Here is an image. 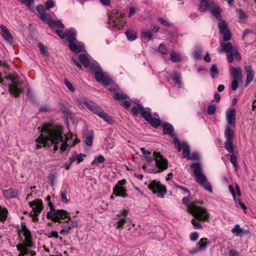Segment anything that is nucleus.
<instances>
[{
	"label": "nucleus",
	"instance_id": "obj_1",
	"mask_svg": "<svg viewBox=\"0 0 256 256\" xmlns=\"http://www.w3.org/2000/svg\"><path fill=\"white\" fill-rule=\"evenodd\" d=\"M36 142L37 149L50 147L54 154L64 152L76 143L72 139V134L63 136L60 126L50 127L47 124L43 127L42 134Z\"/></svg>",
	"mask_w": 256,
	"mask_h": 256
},
{
	"label": "nucleus",
	"instance_id": "obj_2",
	"mask_svg": "<svg viewBox=\"0 0 256 256\" xmlns=\"http://www.w3.org/2000/svg\"><path fill=\"white\" fill-rule=\"evenodd\" d=\"M18 236L21 243L16 246L17 250L19 252L18 256H34L36 252L33 250L36 248V243L32 237L31 232L27 228L24 223L20 224V229L18 232Z\"/></svg>",
	"mask_w": 256,
	"mask_h": 256
},
{
	"label": "nucleus",
	"instance_id": "obj_3",
	"mask_svg": "<svg viewBox=\"0 0 256 256\" xmlns=\"http://www.w3.org/2000/svg\"><path fill=\"white\" fill-rule=\"evenodd\" d=\"M140 152L148 163H151L154 160L156 168L152 170V172L154 174L162 172L168 168V161L160 152H154L152 154L151 152L144 148H140Z\"/></svg>",
	"mask_w": 256,
	"mask_h": 256
},
{
	"label": "nucleus",
	"instance_id": "obj_4",
	"mask_svg": "<svg viewBox=\"0 0 256 256\" xmlns=\"http://www.w3.org/2000/svg\"><path fill=\"white\" fill-rule=\"evenodd\" d=\"M132 112L136 115H140L152 127L156 128L160 125V120L158 118H152L151 110L148 108H144L142 105L138 104L131 108Z\"/></svg>",
	"mask_w": 256,
	"mask_h": 256
},
{
	"label": "nucleus",
	"instance_id": "obj_5",
	"mask_svg": "<svg viewBox=\"0 0 256 256\" xmlns=\"http://www.w3.org/2000/svg\"><path fill=\"white\" fill-rule=\"evenodd\" d=\"M190 168L192 170L196 178V182L202 186L206 190L210 193L212 192V188L208 181L206 176L202 172V168L200 162H194L191 164Z\"/></svg>",
	"mask_w": 256,
	"mask_h": 256
},
{
	"label": "nucleus",
	"instance_id": "obj_6",
	"mask_svg": "<svg viewBox=\"0 0 256 256\" xmlns=\"http://www.w3.org/2000/svg\"><path fill=\"white\" fill-rule=\"evenodd\" d=\"M50 200L51 197L50 196H47L45 200L48 202V205L50 208V210L47 213V218L54 222H60V218H64L67 216L68 212L63 210L54 208Z\"/></svg>",
	"mask_w": 256,
	"mask_h": 256
},
{
	"label": "nucleus",
	"instance_id": "obj_7",
	"mask_svg": "<svg viewBox=\"0 0 256 256\" xmlns=\"http://www.w3.org/2000/svg\"><path fill=\"white\" fill-rule=\"evenodd\" d=\"M188 212L199 221H208L210 218V214L206 210L196 204H193L188 207Z\"/></svg>",
	"mask_w": 256,
	"mask_h": 256
},
{
	"label": "nucleus",
	"instance_id": "obj_8",
	"mask_svg": "<svg viewBox=\"0 0 256 256\" xmlns=\"http://www.w3.org/2000/svg\"><path fill=\"white\" fill-rule=\"evenodd\" d=\"M220 51L226 52L228 54L227 59L230 63L234 62V56L237 61H240L241 59V56L240 52L236 48H234L231 42H227L224 44H220Z\"/></svg>",
	"mask_w": 256,
	"mask_h": 256
},
{
	"label": "nucleus",
	"instance_id": "obj_9",
	"mask_svg": "<svg viewBox=\"0 0 256 256\" xmlns=\"http://www.w3.org/2000/svg\"><path fill=\"white\" fill-rule=\"evenodd\" d=\"M89 68L96 80H112L111 75L107 72H104L99 64L92 63Z\"/></svg>",
	"mask_w": 256,
	"mask_h": 256
},
{
	"label": "nucleus",
	"instance_id": "obj_10",
	"mask_svg": "<svg viewBox=\"0 0 256 256\" xmlns=\"http://www.w3.org/2000/svg\"><path fill=\"white\" fill-rule=\"evenodd\" d=\"M69 214H70L68 212L67 216L64 218H60V220H62L68 219L65 220L64 224L60 225L61 230L60 234L62 236L70 234L72 228L77 227L78 225V221L72 220Z\"/></svg>",
	"mask_w": 256,
	"mask_h": 256
},
{
	"label": "nucleus",
	"instance_id": "obj_11",
	"mask_svg": "<svg viewBox=\"0 0 256 256\" xmlns=\"http://www.w3.org/2000/svg\"><path fill=\"white\" fill-rule=\"evenodd\" d=\"M28 204L32 208L30 212V216L34 221L38 220L39 214L43 210V202L41 199H36L32 202H29Z\"/></svg>",
	"mask_w": 256,
	"mask_h": 256
},
{
	"label": "nucleus",
	"instance_id": "obj_12",
	"mask_svg": "<svg viewBox=\"0 0 256 256\" xmlns=\"http://www.w3.org/2000/svg\"><path fill=\"white\" fill-rule=\"evenodd\" d=\"M148 188L154 194H156L160 198H164L166 192V187L156 180H152L148 185Z\"/></svg>",
	"mask_w": 256,
	"mask_h": 256
},
{
	"label": "nucleus",
	"instance_id": "obj_13",
	"mask_svg": "<svg viewBox=\"0 0 256 256\" xmlns=\"http://www.w3.org/2000/svg\"><path fill=\"white\" fill-rule=\"evenodd\" d=\"M126 184V180L123 179L118 180L116 186L113 188V194H114L115 196H120L122 198H126L128 196L126 193L127 190L125 187Z\"/></svg>",
	"mask_w": 256,
	"mask_h": 256
},
{
	"label": "nucleus",
	"instance_id": "obj_14",
	"mask_svg": "<svg viewBox=\"0 0 256 256\" xmlns=\"http://www.w3.org/2000/svg\"><path fill=\"white\" fill-rule=\"evenodd\" d=\"M210 244V242H208L207 238H202L196 244V247L190 250L188 252L192 255L198 254L200 252L204 251L208 246Z\"/></svg>",
	"mask_w": 256,
	"mask_h": 256
},
{
	"label": "nucleus",
	"instance_id": "obj_15",
	"mask_svg": "<svg viewBox=\"0 0 256 256\" xmlns=\"http://www.w3.org/2000/svg\"><path fill=\"white\" fill-rule=\"evenodd\" d=\"M174 141L178 151L180 152L182 149L183 157L188 158L190 155V147L188 144L186 142L180 143L176 138L174 139Z\"/></svg>",
	"mask_w": 256,
	"mask_h": 256
},
{
	"label": "nucleus",
	"instance_id": "obj_16",
	"mask_svg": "<svg viewBox=\"0 0 256 256\" xmlns=\"http://www.w3.org/2000/svg\"><path fill=\"white\" fill-rule=\"evenodd\" d=\"M70 50L74 53L78 54L85 51V46L82 42L74 41L68 43Z\"/></svg>",
	"mask_w": 256,
	"mask_h": 256
},
{
	"label": "nucleus",
	"instance_id": "obj_17",
	"mask_svg": "<svg viewBox=\"0 0 256 256\" xmlns=\"http://www.w3.org/2000/svg\"><path fill=\"white\" fill-rule=\"evenodd\" d=\"M12 82L8 86L9 92L15 97H17L22 92V89L20 88V81Z\"/></svg>",
	"mask_w": 256,
	"mask_h": 256
},
{
	"label": "nucleus",
	"instance_id": "obj_18",
	"mask_svg": "<svg viewBox=\"0 0 256 256\" xmlns=\"http://www.w3.org/2000/svg\"><path fill=\"white\" fill-rule=\"evenodd\" d=\"M232 233L236 236H242L243 235H247L250 234V230L240 228V224H236L231 230Z\"/></svg>",
	"mask_w": 256,
	"mask_h": 256
},
{
	"label": "nucleus",
	"instance_id": "obj_19",
	"mask_svg": "<svg viewBox=\"0 0 256 256\" xmlns=\"http://www.w3.org/2000/svg\"><path fill=\"white\" fill-rule=\"evenodd\" d=\"M200 4L199 5L198 10L201 12H204L206 10H210L214 6V2L211 0H200Z\"/></svg>",
	"mask_w": 256,
	"mask_h": 256
},
{
	"label": "nucleus",
	"instance_id": "obj_20",
	"mask_svg": "<svg viewBox=\"0 0 256 256\" xmlns=\"http://www.w3.org/2000/svg\"><path fill=\"white\" fill-rule=\"evenodd\" d=\"M2 192L4 197L6 199L16 198L18 195V190L12 188L7 190H4Z\"/></svg>",
	"mask_w": 256,
	"mask_h": 256
},
{
	"label": "nucleus",
	"instance_id": "obj_21",
	"mask_svg": "<svg viewBox=\"0 0 256 256\" xmlns=\"http://www.w3.org/2000/svg\"><path fill=\"white\" fill-rule=\"evenodd\" d=\"M230 74L232 76L233 80H242V72L240 67L232 66L230 69Z\"/></svg>",
	"mask_w": 256,
	"mask_h": 256
},
{
	"label": "nucleus",
	"instance_id": "obj_22",
	"mask_svg": "<svg viewBox=\"0 0 256 256\" xmlns=\"http://www.w3.org/2000/svg\"><path fill=\"white\" fill-rule=\"evenodd\" d=\"M46 24L51 28H61L64 29L65 26L64 24L60 20H54L50 16L48 17Z\"/></svg>",
	"mask_w": 256,
	"mask_h": 256
},
{
	"label": "nucleus",
	"instance_id": "obj_23",
	"mask_svg": "<svg viewBox=\"0 0 256 256\" xmlns=\"http://www.w3.org/2000/svg\"><path fill=\"white\" fill-rule=\"evenodd\" d=\"M66 40L70 43V42L76 41L77 32L74 28H70L66 30Z\"/></svg>",
	"mask_w": 256,
	"mask_h": 256
},
{
	"label": "nucleus",
	"instance_id": "obj_24",
	"mask_svg": "<svg viewBox=\"0 0 256 256\" xmlns=\"http://www.w3.org/2000/svg\"><path fill=\"white\" fill-rule=\"evenodd\" d=\"M209 11L217 20L219 21H222V17L221 15L222 8L220 6L214 4V6H212Z\"/></svg>",
	"mask_w": 256,
	"mask_h": 256
},
{
	"label": "nucleus",
	"instance_id": "obj_25",
	"mask_svg": "<svg viewBox=\"0 0 256 256\" xmlns=\"http://www.w3.org/2000/svg\"><path fill=\"white\" fill-rule=\"evenodd\" d=\"M2 36V38L7 42H12L13 40V38L8 28L4 25H1Z\"/></svg>",
	"mask_w": 256,
	"mask_h": 256
},
{
	"label": "nucleus",
	"instance_id": "obj_26",
	"mask_svg": "<svg viewBox=\"0 0 256 256\" xmlns=\"http://www.w3.org/2000/svg\"><path fill=\"white\" fill-rule=\"evenodd\" d=\"M86 108L96 115L102 110V108L98 104L92 101L88 102Z\"/></svg>",
	"mask_w": 256,
	"mask_h": 256
},
{
	"label": "nucleus",
	"instance_id": "obj_27",
	"mask_svg": "<svg viewBox=\"0 0 256 256\" xmlns=\"http://www.w3.org/2000/svg\"><path fill=\"white\" fill-rule=\"evenodd\" d=\"M236 111L234 109H231L226 112V119L228 122L232 125L236 123Z\"/></svg>",
	"mask_w": 256,
	"mask_h": 256
},
{
	"label": "nucleus",
	"instance_id": "obj_28",
	"mask_svg": "<svg viewBox=\"0 0 256 256\" xmlns=\"http://www.w3.org/2000/svg\"><path fill=\"white\" fill-rule=\"evenodd\" d=\"M110 90L114 92L113 98L117 101H123L128 98V96L123 93L118 92L114 88H110Z\"/></svg>",
	"mask_w": 256,
	"mask_h": 256
},
{
	"label": "nucleus",
	"instance_id": "obj_29",
	"mask_svg": "<svg viewBox=\"0 0 256 256\" xmlns=\"http://www.w3.org/2000/svg\"><path fill=\"white\" fill-rule=\"evenodd\" d=\"M244 73L246 74V80H253L254 78V72L250 65H247L244 66Z\"/></svg>",
	"mask_w": 256,
	"mask_h": 256
},
{
	"label": "nucleus",
	"instance_id": "obj_30",
	"mask_svg": "<svg viewBox=\"0 0 256 256\" xmlns=\"http://www.w3.org/2000/svg\"><path fill=\"white\" fill-rule=\"evenodd\" d=\"M78 59L83 66L86 68L90 66V59L84 54H80L78 56Z\"/></svg>",
	"mask_w": 256,
	"mask_h": 256
},
{
	"label": "nucleus",
	"instance_id": "obj_31",
	"mask_svg": "<svg viewBox=\"0 0 256 256\" xmlns=\"http://www.w3.org/2000/svg\"><path fill=\"white\" fill-rule=\"evenodd\" d=\"M224 137L226 139V141L233 140L234 137V130L229 126H227L224 131Z\"/></svg>",
	"mask_w": 256,
	"mask_h": 256
},
{
	"label": "nucleus",
	"instance_id": "obj_32",
	"mask_svg": "<svg viewBox=\"0 0 256 256\" xmlns=\"http://www.w3.org/2000/svg\"><path fill=\"white\" fill-rule=\"evenodd\" d=\"M86 156V155L82 154H74L70 158V165H71L72 163L75 160H77L78 163L82 162L84 158Z\"/></svg>",
	"mask_w": 256,
	"mask_h": 256
},
{
	"label": "nucleus",
	"instance_id": "obj_33",
	"mask_svg": "<svg viewBox=\"0 0 256 256\" xmlns=\"http://www.w3.org/2000/svg\"><path fill=\"white\" fill-rule=\"evenodd\" d=\"M163 131L164 134H168L170 136H174V127L172 124L168 123H165L163 125Z\"/></svg>",
	"mask_w": 256,
	"mask_h": 256
},
{
	"label": "nucleus",
	"instance_id": "obj_34",
	"mask_svg": "<svg viewBox=\"0 0 256 256\" xmlns=\"http://www.w3.org/2000/svg\"><path fill=\"white\" fill-rule=\"evenodd\" d=\"M97 116L109 124L112 122L113 120L112 118L105 112H104L102 110L100 111V112H99Z\"/></svg>",
	"mask_w": 256,
	"mask_h": 256
},
{
	"label": "nucleus",
	"instance_id": "obj_35",
	"mask_svg": "<svg viewBox=\"0 0 256 256\" xmlns=\"http://www.w3.org/2000/svg\"><path fill=\"white\" fill-rule=\"evenodd\" d=\"M88 102L86 98L82 96L78 97L76 100V102L82 108H86Z\"/></svg>",
	"mask_w": 256,
	"mask_h": 256
},
{
	"label": "nucleus",
	"instance_id": "obj_36",
	"mask_svg": "<svg viewBox=\"0 0 256 256\" xmlns=\"http://www.w3.org/2000/svg\"><path fill=\"white\" fill-rule=\"evenodd\" d=\"M8 214V209L0 206V222H4L7 218Z\"/></svg>",
	"mask_w": 256,
	"mask_h": 256
},
{
	"label": "nucleus",
	"instance_id": "obj_37",
	"mask_svg": "<svg viewBox=\"0 0 256 256\" xmlns=\"http://www.w3.org/2000/svg\"><path fill=\"white\" fill-rule=\"evenodd\" d=\"M224 146L226 150L230 154H234V146L233 144V140L226 141L224 142Z\"/></svg>",
	"mask_w": 256,
	"mask_h": 256
},
{
	"label": "nucleus",
	"instance_id": "obj_38",
	"mask_svg": "<svg viewBox=\"0 0 256 256\" xmlns=\"http://www.w3.org/2000/svg\"><path fill=\"white\" fill-rule=\"evenodd\" d=\"M218 27L220 30V32L222 34L224 32H226V30H228V24L224 20H222L218 22Z\"/></svg>",
	"mask_w": 256,
	"mask_h": 256
},
{
	"label": "nucleus",
	"instance_id": "obj_39",
	"mask_svg": "<svg viewBox=\"0 0 256 256\" xmlns=\"http://www.w3.org/2000/svg\"><path fill=\"white\" fill-rule=\"evenodd\" d=\"M93 132L90 130L85 139V143L88 146H91L92 144Z\"/></svg>",
	"mask_w": 256,
	"mask_h": 256
},
{
	"label": "nucleus",
	"instance_id": "obj_40",
	"mask_svg": "<svg viewBox=\"0 0 256 256\" xmlns=\"http://www.w3.org/2000/svg\"><path fill=\"white\" fill-rule=\"evenodd\" d=\"M125 34L127 37L128 40L130 42L134 40L137 38L136 34L134 32H132L128 30L125 32Z\"/></svg>",
	"mask_w": 256,
	"mask_h": 256
},
{
	"label": "nucleus",
	"instance_id": "obj_41",
	"mask_svg": "<svg viewBox=\"0 0 256 256\" xmlns=\"http://www.w3.org/2000/svg\"><path fill=\"white\" fill-rule=\"evenodd\" d=\"M170 58L172 62H178L180 60V55L176 54L174 50H172L170 52Z\"/></svg>",
	"mask_w": 256,
	"mask_h": 256
},
{
	"label": "nucleus",
	"instance_id": "obj_42",
	"mask_svg": "<svg viewBox=\"0 0 256 256\" xmlns=\"http://www.w3.org/2000/svg\"><path fill=\"white\" fill-rule=\"evenodd\" d=\"M142 34L144 38H146L148 40H152V39L153 34L149 30L142 31Z\"/></svg>",
	"mask_w": 256,
	"mask_h": 256
},
{
	"label": "nucleus",
	"instance_id": "obj_43",
	"mask_svg": "<svg viewBox=\"0 0 256 256\" xmlns=\"http://www.w3.org/2000/svg\"><path fill=\"white\" fill-rule=\"evenodd\" d=\"M68 190L66 189L62 190L60 191V198L63 202L66 204L68 202V200L67 198Z\"/></svg>",
	"mask_w": 256,
	"mask_h": 256
},
{
	"label": "nucleus",
	"instance_id": "obj_44",
	"mask_svg": "<svg viewBox=\"0 0 256 256\" xmlns=\"http://www.w3.org/2000/svg\"><path fill=\"white\" fill-rule=\"evenodd\" d=\"M236 14L238 16L240 20H243L244 18H248L245 12L242 9H238L236 10Z\"/></svg>",
	"mask_w": 256,
	"mask_h": 256
},
{
	"label": "nucleus",
	"instance_id": "obj_45",
	"mask_svg": "<svg viewBox=\"0 0 256 256\" xmlns=\"http://www.w3.org/2000/svg\"><path fill=\"white\" fill-rule=\"evenodd\" d=\"M210 72L211 74V77L212 79L214 78H215V74L218 73V70L217 66L216 64H213L211 66L210 68Z\"/></svg>",
	"mask_w": 256,
	"mask_h": 256
},
{
	"label": "nucleus",
	"instance_id": "obj_46",
	"mask_svg": "<svg viewBox=\"0 0 256 256\" xmlns=\"http://www.w3.org/2000/svg\"><path fill=\"white\" fill-rule=\"evenodd\" d=\"M223 40L224 42L230 40L232 38V34L230 30H226L223 33Z\"/></svg>",
	"mask_w": 256,
	"mask_h": 256
},
{
	"label": "nucleus",
	"instance_id": "obj_47",
	"mask_svg": "<svg viewBox=\"0 0 256 256\" xmlns=\"http://www.w3.org/2000/svg\"><path fill=\"white\" fill-rule=\"evenodd\" d=\"M44 6L46 10H50V9L54 8L56 6V4L53 0H46L44 4Z\"/></svg>",
	"mask_w": 256,
	"mask_h": 256
},
{
	"label": "nucleus",
	"instance_id": "obj_48",
	"mask_svg": "<svg viewBox=\"0 0 256 256\" xmlns=\"http://www.w3.org/2000/svg\"><path fill=\"white\" fill-rule=\"evenodd\" d=\"M172 80H180L182 78L181 74L178 72L174 71L170 74Z\"/></svg>",
	"mask_w": 256,
	"mask_h": 256
},
{
	"label": "nucleus",
	"instance_id": "obj_49",
	"mask_svg": "<svg viewBox=\"0 0 256 256\" xmlns=\"http://www.w3.org/2000/svg\"><path fill=\"white\" fill-rule=\"evenodd\" d=\"M129 212L128 210L127 209H123L120 210L118 213L116 214L118 217H122L126 218L127 216L128 213Z\"/></svg>",
	"mask_w": 256,
	"mask_h": 256
},
{
	"label": "nucleus",
	"instance_id": "obj_50",
	"mask_svg": "<svg viewBox=\"0 0 256 256\" xmlns=\"http://www.w3.org/2000/svg\"><path fill=\"white\" fill-rule=\"evenodd\" d=\"M230 162L233 164L234 166L236 168L238 166V162H237V158L236 156L232 154L230 156Z\"/></svg>",
	"mask_w": 256,
	"mask_h": 256
},
{
	"label": "nucleus",
	"instance_id": "obj_51",
	"mask_svg": "<svg viewBox=\"0 0 256 256\" xmlns=\"http://www.w3.org/2000/svg\"><path fill=\"white\" fill-rule=\"evenodd\" d=\"M105 158L101 154L99 155L98 157L95 158L92 162V164H96L98 163H102L105 161Z\"/></svg>",
	"mask_w": 256,
	"mask_h": 256
},
{
	"label": "nucleus",
	"instance_id": "obj_52",
	"mask_svg": "<svg viewBox=\"0 0 256 256\" xmlns=\"http://www.w3.org/2000/svg\"><path fill=\"white\" fill-rule=\"evenodd\" d=\"M38 45L42 54H44V56L48 55V52L46 50V48L43 44L38 42Z\"/></svg>",
	"mask_w": 256,
	"mask_h": 256
},
{
	"label": "nucleus",
	"instance_id": "obj_53",
	"mask_svg": "<svg viewBox=\"0 0 256 256\" xmlns=\"http://www.w3.org/2000/svg\"><path fill=\"white\" fill-rule=\"evenodd\" d=\"M216 110V106L214 104L210 105L208 106L207 113L208 115L214 114Z\"/></svg>",
	"mask_w": 256,
	"mask_h": 256
},
{
	"label": "nucleus",
	"instance_id": "obj_54",
	"mask_svg": "<svg viewBox=\"0 0 256 256\" xmlns=\"http://www.w3.org/2000/svg\"><path fill=\"white\" fill-rule=\"evenodd\" d=\"M126 224V218H122L118 220L116 224V228H122Z\"/></svg>",
	"mask_w": 256,
	"mask_h": 256
},
{
	"label": "nucleus",
	"instance_id": "obj_55",
	"mask_svg": "<svg viewBox=\"0 0 256 256\" xmlns=\"http://www.w3.org/2000/svg\"><path fill=\"white\" fill-rule=\"evenodd\" d=\"M234 200L236 204H237L238 206H240L244 210H246V207L245 206L244 204L242 202L240 198H236V196L235 198H234Z\"/></svg>",
	"mask_w": 256,
	"mask_h": 256
},
{
	"label": "nucleus",
	"instance_id": "obj_56",
	"mask_svg": "<svg viewBox=\"0 0 256 256\" xmlns=\"http://www.w3.org/2000/svg\"><path fill=\"white\" fill-rule=\"evenodd\" d=\"M187 159L192 160H198L200 159L199 154L196 152H192V154L190 155Z\"/></svg>",
	"mask_w": 256,
	"mask_h": 256
},
{
	"label": "nucleus",
	"instance_id": "obj_57",
	"mask_svg": "<svg viewBox=\"0 0 256 256\" xmlns=\"http://www.w3.org/2000/svg\"><path fill=\"white\" fill-rule=\"evenodd\" d=\"M159 52L163 54H168V49L165 46L164 44L161 43L158 46Z\"/></svg>",
	"mask_w": 256,
	"mask_h": 256
},
{
	"label": "nucleus",
	"instance_id": "obj_58",
	"mask_svg": "<svg viewBox=\"0 0 256 256\" xmlns=\"http://www.w3.org/2000/svg\"><path fill=\"white\" fill-rule=\"evenodd\" d=\"M202 52V50L200 48H198L193 52V56L194 58L198 60L200 58V54Z\"/></svg>",
	"mask_w": 256,
	"mask_h": 256
},
{
	"label": "nucleus",
	"instance_id": "obj_59",
	"mask_svg": "<svg viewBox=\"0 0 256 256\" xmlns=\"http://www.w3.org/2000/svg\"><path fill=\"white\" fill-rule=\"evenodd\" d=\"M191 222L195 229L200 230L202 228V226L200 222H196L194 219L192 218Z\"/></svg>",
	"mask_w": 256,
	"mask_h": 256
},
{
	"label": "nucleus",
	"instance_id": "obj_60",
	"mask_svg": "<svg viewBox=\"0 0 256 256\" xmlns=\"http://www.w3.org/2000/svg\"><path fill=\"white\" fill-rule=\"evenodd\" d=\"M36 10L40 15L46 12V8L41 4L38 5Z\"/></svg>",
	"mask_w": 256,
	"mask_h": 256
},
{
	"label": "nucleus",
	"instance_id": "obj_61",
	"mask_svg": "<svg viewBox=\"0 0 256 256\" xmlns=\"http://www.w3.org/2000/svg\"><path fill=\"white\" fill-rule=\"evenodd\" d=\"M56 34L62 39L66 37V30L64 32L60 30H56Z\"/></svg>",
	"mask_w": 256,
	"mask_h": 256
},
{
	"label": "nucleus",
	"instance_id": "obj_62",
	"mask_svg": "<svg viewBox=\"0 0 256 256\" xmlns=\"http://www.w3.org/2000/svg\"><path fill=\"white\" fill-rule=\"evenodd\" d=\"M64 84L66 88L71 92H74L75 88L70 81H64Z\"/></svg>",
	"mask_w": 256,
	"mask_h": 256
},
{
	"label": "nucleus",
	"instance_id": "obj_63",
	"mask_svg": "<svg viewBox=\"0 0 256 256\" xmlns=\"http://www.w3.org/2000/svg\"><path fill=\"white\" fill-rule=\"evenodd\" d=\"M19 1L28 7L31 6L34 3V0H19Z\"/></svg>",
	"mask_w": 256,
	"mask_h": 256
},
{
	"label": "nucleus",
	"instance_id": "obj_64",
	"mask_svg": "<svg viewBox=\"0 0 256 256\" xmlns=\"http://www.w3.org/2000/svg\"><path fill=\"white\" fill-rule=\"evenodd\" d=\"M190 240L192 241H196L198 238L199 235H198V232H192L190 234Z\"/></svg>",
	"mask_w": 256,
	"mask_h": 256
}]
</instances>
